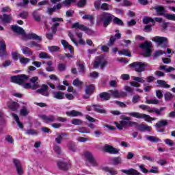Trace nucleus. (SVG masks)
<instances>
[{
  "label": "nucleus",
  "mask_w": 175,
  "mask_h": 175,
  "mask_svg": "<svg viewBox=\"0 0 175 175\" xmlns=\"http://www.w3.org/2000/svg\"><path fill=\"white\" fill-rule=\"evenodd\" d=\"M37 92L43 95V96H49V85L42 84L41 88L37 90Z\"/></svg>",
  "instance_id": "nucleus-20"
},
{
  "label": "nucleus",
  "mask_w": 175,
  "mask_h": 175,
  "mask_svg": "<svg viewBox=\"0 0 175 175\" xmlns=\"http://www.w3.org/2000/svg\"><path fill=\"white\" fill-rule=\"evenodd\" d=\"M48 50L51 53H57V51H59V47L57 46H51L48 47Z\"/></svg>",
  "instance_id": "nucleus-54"
},
{
  "label": "nucleus",
  "mask_w": 175,
  "mask_h": 175,
  "mask_svg": "<svg viewBox=\"0 0 175 175\" xmlns=\"http://www.w3.org/2000/svg\"><path fill=\"white\" fill-rule=\"evenodd\" d=\"M126 114L131 116V117H135V118H140L144 120V121H146L147 122H151V121H155V120H157L155 118H151V116L149 115L140 113L139 112H130L127 113Z\"/></svg>",
  "instance_id": "nucleus-4"
},
{
  "label": "nucleus",
  "mask_w": 175,
  "mask_h": 175,
  "mask_svg": "<svg viewBox=\"0 0 175 175\" xmlns=\"http://www.w3.org/2000/svg\"><path fill=\"white\" fill-rule=\"evenodd\" d=\"M144 24H148V23H152V24H155V21L151 17L145 16L143 18Z\"/></svg>",
  "instance_id": "nucleus-50"
},
{
  "label": "nucleus",
  "mask_w": 175,
  "mask_h": 175,
  "mask_svg": "<svg viewBox=\"0 0 175 175\" xmlns=\"http://www.w3.org/2000/svg\"><path fill=\"white\" fill-rule=\"evenodd\" d=\"M83 20H89L92 24H94V16L92 15L85 14L82 16Z\"/></svg>",
  "instance_id": "nucleus-51"
},
{
  "label": "nucleus",
  "mask_w": 175,
  "mask_h": 175,
  "mask_svg": "<svg viewBox=\"0 0 175 175\" xmlns=\"http://www.w3.org/2000/svg\"><path fill=\"white\" fill-rule=\"evenodd\" d=\"M57 166L60 170H69L70 168V164L65 161H58Z\"/></svg>",
  "instance_id": "nucleus-23"
},
{
  "label": "nucleus",
  "mask_w": 175,
  "mask_h": 175,
  "mask_svg": "<svg viewBox=\"0 0 175 175\" xmlns=\"http://www.w3.org/2000/svg\"><path fill=\"white\" fill-rule=\"evenodd\" d=\"M157 84H159L162 88H170V85L167 84L166 81L159 79L157 81Z\"/></svg>",
  "instance_id": "nucleus-41"
},
{
  "label": "nucleus",
  "mask_w": 175,
  "mask_h": 175,
  "mask_svg": "<svg viewBox=\"0 0 175 175\" xmlns=\"http://www.w3.org/2000/svg\"><path fill=\"white\" fill-rule=\"evenodd\" d=\"M99 98H100V100L103 102V100H109L110 98H111L110 93L107 92H102L99 94Z\"/></svg>",
  "instance_id": "nucleus-28"
},
{
  "label": "nucleus",
  "mask_w": 175,
  "mask_h": 175,
  "mask_svg": "<svg viewBox=\"0 0 175 175\" xmlns=\"http://www.w3.org/2000/svg\"><path fill=\"white\" fill-rule=\"evenodd\" d=\"M11 55L14 61H18V58L20 59V57H21V55L17 52H12Z\"/></svg>",
  "instance_id": "nucleus-58"
},
{
  "label": "nucleus",
  "mask_w": 175,
  "mask_h": 175,
  "mask_svg": "<svg viewBox=\"0 0 175 175\" xmlns=\"http://www.w3.org/2000/svg\"><path fill=\"white\" fill-rule=\"evenodd\" d=\"M0 21L3 24H9L12 21V14L0 15Z\"/></svg>",
  "instance_id": "nucleus-22"
},
{
  "label": "nucleus",
  "mask_w": 175,
  "mask_h": 175,
  "mask_svg": "<svg viewBox=\"0 0 175 175\" xmlns=\"http://www.w3.org/2000/svg\"><path fill=\"white\" fill-rule=\"evenodd\" d=\"M114 15L107 12H103L101 14L96 16V24L98 25H103L104 28H107L113 21Z\"/></svg>",
  "instance_id": "nucleus-2"
},
{
  "label": "nucleus",
  "mask_w": 175,
  "mask_h": 175,
  "mask_svg": "<svg viewBox=\"0 0 175 175\" xmlns=\"http://www.w3.org/2000/svg\"><path fill=\"white\" fill-rule=\"evenodd\" d=\"M146 139L149 142H151V143H158V142H161L159 138H158L157 137H154L152 135H148V136H146Z\"/></svg>",
  "instance_id": "nucleus-46"
},
{
  "label": "nucleus",
  "mask_w": 175,
  "mask_h": 175,
  "mask_svg": "<svg viewBox=\"0 0 175 175\" xmlns=\"http://www.w3.org/2000/svg\"><path fill=\"white\" fill-rule=\"evenodd\" d=\"M136 122H133V121H126V120H122L120 121V124H121V125H122V126H126V125H128V126H135Z\"/></svg>",
  "instance_id": "nucleus-36"
},
{
  "label": "nucleus",
  "mask_w": 175,
  "mask_h": 175,
  "mask_svg": "<svg viewBox=\"0 0 175 175\" xmlns=\"http://www.w3.org/2000/svg\"><path fill=\"white\" fill-rule=\"evenodd\" d=\"M53 98L55 99H59V100L65 98V94L62 92H53Z\"/></svg>",
  "instance_id": "nucleus-33"
},
{
  "label": "nucleus",
  "mask_w": 175,
  "mask_h": 175,
  "mask_svg": "<svg viewBox=\"0 0 175 175\" xmlns=\"http://www.w3.org/2000/svg\"><path fill=\"white\" fill-rule=\"evenodd\" d=\"M72 84L75 87H81V85H83V81H79V79L77 78L73 81Z\"/></svg>",
  "instance_id": "nucleus-59"
},
{
  "label": "nucleus",
  "mask_w": 175,
  "mask_h": 175,
  "mask_svg": "<svg viewBox=\"0 0 175 175\" xmlns=\"http://www.w3.org/2000/svg\"><path fill=\"white\" fill-rule=\"evenodd\" d=\"M28 3H29V0H23L22 2L17 3V6L18 8H25Z\"/></svg>",
  "instance_id": "nucleus-52"
},
{
  "label": "nucleus",
  "mask_w": 175,
  "mask_h": 175,
  "mask_svg": "<svg viewBox=\"0 0 175 175\" xmlns=\"http://www.w3.org/2000/svg\"><path fill=\"white\" fill-rule=\"evenodd\" d=\"M146 103L148 105H159V100L158 99H152V100H147Z\"/></svg>",
  "instance_id": "nucleus-60"
},
{
  "label": "nucleus",
  "mask_w": 175,
  "mask_h": 175,
  "mask_svg": "<svg viewBox=\"0 0 175 175\" xmlns=\"http://www.w3.org/2000/svg\"><path fill=\"white\" fill-rule=\"evenodd\" d=\"M38 57L41 58V59H51V56L46 52H41Z\"/></svg>",
  "instance_id": "nucleus-47"
},
{
  "label": "nucleus",
  "mask_w": 175,
  "mask_h": 175,
  "mask_svg": "<svg viewBox=\"0 0 175 175\" xmlns=\"http://www.w3.org/2000/svg\"><path fill=\"white\" fill-rule=\"evenodd\" d=\"M23 88H25L26 90H28V88H31V90H38V88H39V84L26 83L23 84Z\"/></svg>",
  "instance_id": "nucleus-34"
},
{
  "label": "nucleus",
  "mask_w": 175,
  "mask_h": 175,
  "mask_svg": "<svg viewBox=\"0 0 175 175\" xmlns=\"http://www.w3.org/2000/svg\"><path fill=\"white\" fill-rule=\"evenodd\" d=\"M28 79H29V76L22 74L11 77V81L12 83H15L16 84L21 85L22 84H24Z\"/></svg>",
  "instance_id": "nucleus-5"
},
{
  "label": "nucleus",
  "mask_w": 175,
  "mask_h": 175,
  "mask_svg": "<svg viewBox=\"0 0 175 175\" xmlns=\"http://www.w3.org/2000/svg\"><path fill=\"white\" fill-rule=\"evenodd\" d=\"M67 146L70 151H72V152H76L77 148L76 147V144H75V142H68Z\"/></svg>",
  "instance_id": "nucleus-44"
},
{
  "label": "nucleus",
  "mask_w": 175,
  "mask_h": 175,
  "mask_svg": "<svg viewBox=\"0 0 175 175\" xmlns=\"http://www.w3.org/2000/svg\"><path fill=\"white\" fill-rule=\"evenodd\" d=\"M29 13L27 11H23L22 12L18 14V17H21V18L25 19L28 18Z\"/></svg>",
  "instance_id": "nucleus-55"
},
{
  "label": "nucleus",
  "mask_w": 175,
  "mask_h": 175,
  "mask_svg": "<svg viewBox=\"0 0 175 175\" xmlns=\"http://www.w3.org/2000/svg\"><path fill=\"white\" fill-rule=\"evenodd\" d=\"M95 91V86L94 85H87L85 90V93L86 95H92Z\"/></svg>",
  "instance_id": "nucleus-30"
},
{
  "label": "nucleus",
  "mask_w": 175,
  "mask_h": 175,
  "mask_svg": "<svg viewBox=\"0 0 175 175\" xmlns=\"http://www.w3.org/2000/svg\"><path fill=\"white\" fill-rule=\"evenodd\" d=\"M85 158L92 166H98V163H96V160H95V158H94V155H92V153L90 152H85Z\"/></svg>",
  "instance_id": "nucleus-13"
},
{
  "label": "nucleus",
  "mask_w": 175,
  "mask_h": 175,
  "mask_svg": "<svg viewBox=\"0 0 175 175\" xmlns=\"http://www.w3.org/2000/svg\"><path fill=\"white\" fill-rule=\"evenodd\" d=\"M64 136H68V134L65 133H62L61 134H59L57 137L55 139V142L57 144H61L62 143V140H64Z\"/></svg>",
  "instance_id": "nucleus-38"
},
{
  "label": "nucleus",
  "mask_w": 175,
  "mask_h": 175,
  "mask_svg": "<svg viewBox=\"0 0 175 175\" xmlns=\"http://www.w3.org/2000/svg\"><path fill=\"white\" fill-rule=\"evenodd\" d=\"M31 59H28L27 57H19V62H21V64L22 65H27V64H29V62H30Z\"/></svg>",
  "instance_id": "nucleus-49"
},
{
  "label": "nucleus",
  "mask_w": 175,
  "mask_h": 175,
  "mask_svg": "<svg viewBox=\"0 0 175 175\" xmlns=\"http://www.w3.org/2000/svg\"><path fill=\"white\" fill-rule=\"evenodd\" d=\"M107 65V62L105 60V58H103V57L98 56L96 57V61L94 62V68H95V69H98L99 66H100V68H105V66Z\"/></svg>",
  "instance_id": "nucleus-10"
},
{
  "label": "nucleus",
  "mask_w": 175,
  "mask_h": 175,
  "mask_svg": "<svg viewBox=\"0 0 175 175\" xmlns=\"http://www.w3.org/2000/svg\"><path fill=\"white\" fill-rule=\"evenodd\" d=\"M77 66H79V72L80 73H85V66L83 64H77Z\"/></svg>",
  "instance_id": "nucleus-57"
},
{
  "label": "nucleus",
  "mask_w": 175,
  "mask_h": 175,
  "mask_svg": "<svg viewBox=\"0 0 175 175\" xmlns=\"http://www.w3.org/2000/svg\"><path fill=\"white\" fill-rule=\"evenodd\" d=\"M66 116L68 117H83V113L76 111V110H72L70 111H66Z\"/></svg>",
  "instance_id": "nucleus-25"
},
{
  "label": "nucleus",
  "mask_w": 175,
  "mask_h": 175,
  "mask_svg": "<svg viewBox=\"0 0 175 175\" xmlns=\"http://www.w3.org/2000/svg\"><path fill=\"white\" fill-rule=\"evenodd\" d=\"M72 28H77V29H81V31H83V32H85L87 35H94V33H95V32L92 29L84 26L83 25H80V23H75L72 24Z\"/></svg>",
  "instance_id": "nucleus-9"
},
{
  "label": "nucleus",
  "mask_w": 175,
  "mask_h": 175,
  "mask_svg": "<svg viewBox=\"0 0 175 175\" xmlns=\"http://www.w3.org/2000/svg\"><path fill=\"white\" fill-rule=\"evenodd\" d=\"M53 23H55L51 26V31L53 33H57V29L59 27V23L64 21L62 18L55 17L51 19Z\"/></svg>",
  "instance_id": "nucleus-12"
},
{
  "label": "nucleus",
  "mask_w": 175,
  "mask_h": 175,
  "mask_svg": "<svg viewBox=\"0 0 175 175\" xmlns=\"http://www.w3.org/2000/svg\"><path fill=\"white\" fill-rule=\"evenodd\" d=\"M119 55H125V57H132L131 51L128 49H122V51H118Z\"/></svg>",
  "instance_id": "nucleus-42"
},
{
  "label": "nucleus",
  "mask_w": 175,
  "mask_h": 175,
  "mask_svg": "<svg viewBox=\"0 0 175 175\" xmlns=\"http://www.w3.org/2000/svg\"><path fill=\"white\" fill-rule=\"evenodd\" d=\"M32 16L35 21H37L38 23L42 21V15H40V13L38 12V10H35L32 12Z\"/></svg>",
  "instance_id": "nucleus-32"
},
{
  "label": "nucleus",
  "mask_w": 175,
  "mask_h": 175,
  "mask_svg": "<svg viewBox=\"0 0 175 175\" xmlns=\"http://www.w3.org/2000/svg\"><path fill=\"white\" fill-rule=\"evenodd\" d=\"M109 94L111 96H113V98H123V96H125L126 95V93L122 91H118L117 90H110Z\"/></svg>",
  "instance_id": "nucleus-19"
},
{
  "label": "nucleus",
  "mask_w": 175,
  "mask_h": 175,
  "mask_svg": "<svg viewBox=\"0 0 175 175\" xmlns=\"http://www.w3.org/2000/svg\"><path fill=\"white\" fill-rule=\"evenodd\" d=\"M11 29L13 31V32H15V33L23 35V39H28L29 40H37V42L31 41L27 43V46L29 47H36V50H40L42 49V45L39 44V42H42V36H38V34L35 33H29L28 34H25V31H24V29L18 25H12Z\"/></svg>",
  "instance_id": "nucleus-1"
},
{
  "label": "nucleus",
  "mask_w": 175,
  "mask_h": 175,
  "mask_svg": "<svg viewBox=\"0 0 175 175\" xmlns=\"http://www.w3.org/2000/svg\"><path fill=\"white\" fill-rule=\"evenodd\" d=\"M8 57V52L6 51V43L5 40L0 41V57L6 58Z\"/></svg>",
  "instance_id": "nucleus-15"
},
{
  "label": "nucleus",
  "mask_w": 175,
  "mask_h": 175,
  "mask_svg": "<svg viewBox=\"0 0 175 175\" xmlns=\"http://www.w3.org/2000/svg\"><path fill=\"white\" fill-rule=\"evenodd\" d=\"M25 135H29V136H33L34 135H38V131L34 129H27L25 131Z\"/></svg>",
  "instance_id": "nucleus-53"
},
{
  "label": "nucleus",
  "mask_w": 175,
  "mask_h": 175,
  "mask_svg": "<svg viewBox=\"0 0 175 175\" xmlns=\"http://www.w3.org/2000/svg\"><path fill=\"white\" fill-rule=\"evenodd\" d=\"M22 53L25 55H32V54H33V51H32L31 49L27 46L22 49Z\"/></svg>",
  "instance_id": "nucleus-48"
},
{
  "label": "nucleus",
  "mask_w": 175,
  "mask_h": 175,
  "mask_svg": "<svg viewBox=\"0 0 175 175\" xmlns=\"http://www.w3.org/2000/svg\"><path fill=\"white\" fill-rule=\"evenodd\" d=\"M112 21L116 25H119V27H124V21H122V20H121L120 18L114 16L112 19Z\"/></svg>",
  "instance_id": "nucleus-39"
},
{
  "label": "nucleus",
  "mask_w": 175,
  "mask_h": 175,
  "mask_svg": "<svg viewBox=\"0 0 175 175\" xmlns=\"http://www.w3.org/2000/svg\"><path fill=\"white\" fill-rule=\"evenodd\" d=\"M139 47L140 49H142L144 54L146 57H150L151 48L152 47L151 42L146 41L144 43L141 44Z\"/></svg>",
  "instance_id": "nucleus-8"
},
{
  "label": "nucleus",
  "mask_w": 175,
  "mask_h": 175,
  "mask_svg": "<svg viewBox=\"0 0 175 175\" xmlns=\"http://www.w3.org/2000/svg\"><path fill=\"white\" fill-rule=\"evenodd\" d=\"M13 162L16 167L17 174L23 175L24 170L23 169V165H21V162L18 159H14Z\"/></svg>",
  "instance_id": "nucleus-14"
},
{
  "label": "nucleus",
  "mask_w": 175,
  "mask_h": 175,
  "mask_svg": "<svg viewBox=\"0 0 175 175\" xmlns=\"http://www.w3.org/2000/svg\"><path fill=\"white\" fill-rule=\"evenodd\" d=\"M173 98H174V96L170 92H167L164 94V98L166 102H170Z\"/></svg>",
  "instance_id": "nucleus-45"
},
{
  "label": "nucleus",
  "mask_w": 175,
  "mask_h": 175,
  "mask_svg": "<svg viewBox=\"0 0 175 175\" xmlns=\"http://www.w3.org/2000/svg\"><path fill=\"white\" fill-rule=\"evenodd\" d=\"M111 162H112L114 166L121 165L122 163V158L121 157H112L111 158Z\"/></svg>",
  "instance_id": "nucleus-29"
},
{
  "label": "nucleus",
  "mask_w": 175,
  "mask_h": 175,
  "mask_svg": "<svg viewBox=\"0 0 175 175\" xmlns=\"http://www.w3.org/2000/svg\"><path fill=\"white\" fill-rule=\"evenodd\" d=\"M109 6H110L109 4H107L106 3H103V4H101L100 9H101V10H104V11L110 10V8H109Z\"/></svg>",
  "instance_id": "nucleus-63"
},
{
  "label": "nucleus",
  "mask_w": 175,
  "mask_h": 175,
  "mask_svg": "<svg viewBox=\"0 0 175 175\" xmlns=\"http://www.w3.org/2000/svg\"><path fill=\"white\" fill-rule=\"evenodd\" d=\"M92 107L94 109V111L99 113L100 114H106V109H103V105L99 104H93Z\"/></svg>",
  "instance_id": "nucleus-18"
},
{
  "label": "nucleus",
  "mask_w": 175,
  "mask_h": 175,
  "mask_svg": "<svg viewBox=\"0 0 175 175\" xmlns=\"http://www.w3.org/2000/svg\"><path fill=\"white\" fill-rule=\"evenodd\" d=\"M131 68H133L135 72L138 73H142V72H144L146 70V68L148 66L147 63H143L140 62H135L130 64Z\"/></svg>",
  "instance_id": "nucleus-6"
},
{
  "label": "nucleus",
  "mask_w": 175,
  "mask_h": 175,
  "mask_svg": "<svg viewBox=\"0 0 175 175\" xmlns=\"http://www.w3.org/2000/svg\"><path fill=\"white\" fill-rule=\"evenodd\" d=\"M103 170L106 173H109L110 175L118 174V172L117 171V170L114 169L113 167H103Z\"/></svg>",
  "instance_id": "nucleus-27"
},
{
  "label": "nucleus",
  "mask_w": 175,
  "mask_h": 175,
  "mask_svg": "<svg viewBox=\"0 0 175 175\" xmlns=\"http://www.w3.org/2000/svg\"><path fill=\"white\" fill-rule=\"evenodd\" d=\"M135 128L136 129H138V131H140L142 133H144V132H151V126H148V124H139L135 122V124H134Z\"/></svg>",
  "instance_id": "nucleus-11"
},
{
  "label": "nucleus",
  "mask_w": 175,
  "mask_h": 175,
  "mask_svg": "<svg viewBox=\"0 0 175 175\" xmlns=\"http://www.w3.org/2000/svg\"><path fill=\"white\" fill-rule=\"evenodd\" d=\"M19 106L20 105H18V103L12 102L9 105L8 107L10 109V110H12V111H17V110H18Z\"/></svg>",
  "instance_id": "nucleus-40"
},
{
  "label": "nucleus",
  "mask_w": 175,
  "mask_h": 175,
  "mask_svg": "<svg viewBox=\"0 0 175 175\" xmlns=\"http://www.w3.org/2000/svg\"><path fill=\"white\" fill-rule=\"evenodd\" d=\"M122 173H124V174L127 175H140V172H139L137 170L130 168L129 170H121Z\"/></svg>",
  "instance_id": "nucleus-24"
},
{
  "label": "nucleus",
  "mask_w": 175,
  "mask_h": 175,
  "mask_svg": "<svg viewBox=\"0 0 175 175\" xmlns=\"http://www.w3.org/2000/svg\"><path fill=\"white\" fill-rule=\"evenodd\" d=\"M104 151H105V152H109V154H117L120 152V149H117L110 145H105Z\"/></svg>",
  "instance_id": "nucleus-21"
},
{
  "label": "nucleus",
  "mask_w": 175,
  "mask_h": 175,
  "mask_svg": "<svg viewBox=\"0 0 175 175\" xmlns=\"http://www.w3.org/2000/svg\"><path fill=\"white\" fill-rule=\"evenodd\" d=\"M167 66L165 65H161L160 66L159 69V70H165L166 73H170V72H173V70H175L174 68L170 66L167 68Z\"/></svg>",
  "instance_id": "nucleus-37"
},
{
  "label": "nucleus",
  "mask_w": 175,
  "mask_h": 175,
  "mask_svg": "<svg viewBox=\"0 0 175 175\" xmlns=\"http://www.w3.org/2000/svg\"><path fill=\"white\" fill-rule=\"evenodd\" d=\"M165 18H167V20H171L172 21H175V14H167L165 15Z\"/></svg>",
  "instance_id": "nucleus-64"
},
{
  "label": "nucleus",
  "mask_w": 175,
  "mask_h": 175,
  "mask_svg": "<svg viewBox=\"0 0 175 175\" xmlns=\"http://www.w3.org/2000/svg\"><path fill=\"white\" fill-rule=\"evenodd\" d=\"M55 5H54L53 8H48L46 10V13L49 14V16H53V13L55 12Z\"/></svg>",
  "instance_id": "nucleus-62"
},
{
  "label": "nucleus",
  "mask_w": 175,
  "mask_h": 175,
  "mask_svg": "<svg viewBox=\"0 0 175 175\" xmlns=\"http://www.w3.org/2000/svg\"><path fill=\"white\" fill-rule=\"evenodd\" d=\"M163 54H166V52L165 51H163L162 50H159V51H157L155 53H154V55L153 56V59H156L155 58H157V57H159L161 55H163Z\"/></svg>",
  "instance_id": "nucleus-56"
},
{
  "label": "nucleus",
  "mask_w": 175,
  "mask_h": 175,
  "mask_svg": "<svg viewBox=\"0 0 175 175\" xmlns=\"http://www.w3.org/2000/svg\"><path fill=\"white\" fill-rule=\"evenodd\" d=\"M139 109H142V110H147L148 113H155L156 116H163V113L162 111L166 110V107H162L159 109L157 108H151L148 105H141L139 106Z\"/></svg>",
  "instance_id": "nucleus-3"
},
{
  "label": "nucleus",
  "mask_w": 175,
  "mask_h": 175,
  "mask_svg": "<svg viewBox=\"0 0 175 175\" xmlns=\"http://www.w3.org/2000/svg\"><path fill=\"white\" fill-rule=\"evenodd\" d=\"M168 124V120H162L161 121H159L157 123H156V128H162L163 126H166Z\"/></svg>",
  "instance_id": "nucleus-43"
},
{
  "label": "nucleus",
  "mask_w": 175,
  "mask_h": 175,
  "mask_svg": "<svg viewBox=\"0 0 175 175\" xmlns=\"http://www.w3.org/2000/svg\"><path fill=\"white\" fill-rule=\"evenodd\" d=\"M39 118H41L45 124H49V122H54L55 121V116L54 115H39Z\"/></svg>",
  "instance_id": "nucleus-16"
},
{
  "label": "nucleus",
  "mask_w": 175,
  "mask_h": 175,
  "mask_svg": "<svg viewBox=\"0 0 175 175\" xmlns=\"http://www.w3.org/2000/svg\"><path fill=\"white\" fill-rule=\"evenodd\" d=\"M12 116L14 120H15V121H16L18 126L20 128V129H24V124H23V123L21 122H20V118L18 117V116L15 113H12Z\"/></svg>",
  "instance_id": "nucleus-31"
},
{
  "label": "nucleus",
  "mask_w": 175,
  "mask_h": 175,
  "mask_svg": "<svg viewBox=\"0 0 175 175\" xmlns=\"http://www.w3.org/2000/svg\"><path fill=\"white\" fill-rule=\"evenodd\" d=\"M71 123L73 125H81V124H83V120L81 119L74 118L72 119Z\"/></svg>",
  "instance_id": "nucleus-61"
},
{
  "label": "nucleus",
  "mask_w": 175,
  "mask_h": 175,
  "mask_svg": "<svg viewBox=\"0 0 175 175\" xmlns=\"http://www.w3.org/2000/svg\"><path fill=\"white\" fill-rule=\"evenodd\" d=\"M117 39H121V33H117L115 34V36H111L109 39V42H108V46L109 47L110 46H113Z\"/></svg>",
  "instance_id": "nucleus-26"
},
{
  "label": "nucleus",
  "mask_w": 175,
  "mask_h": 175,
  "mask_svg": "<svg viewBox=\"0 0 175 175\" xmlns=\"http://www.w3.org/2000/svg\"><path fill=\"white\" fill-rule=\"evenodd\" d=\"M75 32L77 38H79V44H81V46H84V44H85V42H84V40H83V33L79 32V30L77 29L75 30Z\"/></svg>",
  "instance_id": "nucleus-35"
},
{
  "label": "nucleus",
  "mask_w": 175,
  "mask_h": 175,
  "mask_svg": "<svg viewBox=\"0 0 175 175\" xmlns=\"http://www.w3.org/2000/svg\"><path fill=\"white\" fill-rule=\"evenodd\" d=\"M152 41L157 43L158 46H160L161 49H166V47H169L167 38L166 37L155 36L152 38Z\"/></svg>",
  "instance_id": "nucleus-7"
},
{
  "label": "nucleus",
  "mask_w": 175,
  "mask_h": 175,
  "mask_svg": "<svg viewBox=\"0 0 175 175\" xmlns=\"http://www.w3.org/2000/svg\"><path fill=\"white\" fill-rule=\"evenodd\" d=\"M156 10V12L157 13V16H164V17L166 18V10H165V8L162 5H157L155 7H152L151 8V10Z\"/></svg>",
  "instance_id": "nucleus-17"
}]
</instances>
